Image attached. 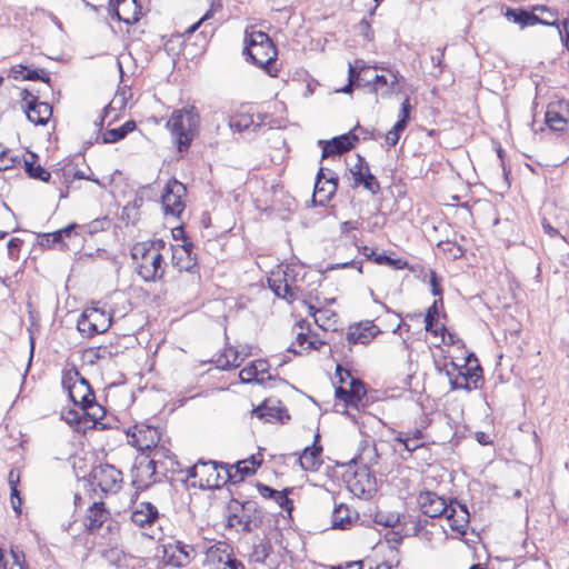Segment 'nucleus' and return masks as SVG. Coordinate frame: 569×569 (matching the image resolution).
<instances>
[{
    "instance_id": "nucleus-43",
    "label": "nucleus",
    "mask_w": 569,
    "mask_h": 569,
    "mask_svg": "<svg viewBox=\"0 0 569 569\" xmlns=\"http://www.w3.org/2000/svg\"><path fill=\"white\" fill-rule=\"evenodd\" d=\"M309 315L315 318V322L322 329H327L329 327V320L335 313L326 308L317 309L315 306H309Z\"/></svg>"
},
{
    "instance_id": "nucleus-2",
    "label": "nucleus",
    "mask_w": 569,
    "mask_h": 569,
    "mask_svg": "<svg viewBox=\"0 0 569 569\" xmlns=\"http://www.w3.org/2000/svg\"><path fill=\"white\" fill-rule=\"evenodd\" d=\"M243 42L242 54L246 60L272 76L270 66L276 61L278 51L271 38L263 31L246 29Z\"/></svg>"
},
{
    "instance_id": "nucleus-15",
    "label": "nucleus",
    "mask_w": 569,
    "mask_h": 569,
    "mask_svg": "<svg viewBox=\"0 0 569 569\" xmlns=\"http://www.w3.org/2000/svg\"><path fill=\"white\" fill-rule=\"evenodd\" d=\"M112 18L127 24H133L139 21L141 7L138 0H110Z\"/></svg>"
},
{
    "instance_id": "nucleus-3",
    "label": "nucleus",
    "mask_w": 569,
    "mask_h": 569,
    "mask_svg": "<svg viewBox=\"0 0 569 569\" xmlns=\"http://www.w3.org/2000/svg\"><path fill=\"white\" fill-rule=\"evenodd\" d=\"M131 258L142 280L150 282L162 278L164 273L163 257L149 241L137 242L131 249Z\"/></svg>"
},
{
    "instance_id": "nucleus-5",
    "label": "nucleus",
    "mask_w": 569,
    "mask_h": 569,
    "mask_svg": "<svg viewBox=\"0 0 569 569\" xmlns=\"http://www.w3.org/2000/svg\"><path fill=\"white\" fill-rule=\"evenodd\" d=\"M224 471L226 463L199 460L187 469V477L197 478L198 486L202 489H218L228 483Z\"/></svg>"
},
{
    "instance_id": "nucleus-58",
    "label": "nucleus",
    "mask_w": 569,
    "mask_h": 569,
    "mask_svg": "<svg viewBox=\"0 0 569 569\" xmlns=\"http://www.w3.org/2000/svg\"><path fill=\"white\" fill-rule=\"evenodd\" d=\"M365 168H369L368 162L365 160L362 156L357 154V162L350 168L352 178L361 173L362 170H365Z\"/></svg>"
},
{
    "instance_id": "nucleus-33",
    "label": "nucleus",
    "mask_w": 569,
    "mask_h": 569,
    "mask_svg": "<svg viewBox=\"0 0 569 569\" xmlns=\"http://www.w3.org/2000/svg\"><path fill=\"white\" fill-rule=\"evenodd\" d=\"M342 372H345V375L347 377L351 378L349 393L352 395L355 403L358 407V403L362 400V398L367 393L365 385H363V382L361 380L352 378L348 370H342L341 366L338 365L337 369H336V373L339 376L341 382L345 381Z\"/></svg>"
},
{
    "instance_id": "nucleus-54",
    "label": "nucleus",
    "mask_w": 569,
    "mask_h": 569,
    "mask_svg": "<svg viewBox=\"0 0 569 569\" xmlns=\"http://www.w3.org/2000/svg\"><path fill=\"white\" fill-rule=\"evenodd\" d=\"M335 393H336V398L339 400H342L346 406L357 407L355 403V400L352 398V395L349 393V389H346L343 387H337Z\"/></svg>"
},
{
    "instance_id": "nucleus-26",
    "label": "nucleus",
    "mask_w": 569,
    "mask_h": 569,
    "mask_svg": "<svg viewBox=\"0 0 569 569\" xmlns=\"http://www.w3.org/2000/svg\"><path fill=\"white\" fill-rule=\"evenodd\" d=\"M159 517L158 509L151 502H141L132 512L131 521L141 528L151 526Z\"/></svg>"
},
{
    "instance_id": "nucleus-50",
    "label": "nucleus",
    "mask_w": 569,
    "mask_h": 569,
    "mask_svg": "<svg viewBox=\"0 0 569 569\" xmlns=\"http://www.w3.org/2000/svg\"><path fill=\"white\" fill-rule=\"evenodd\" d=\"M151 451H152L151 458H154L156 460H158V465H163V462L161 461L162 458L169 459L171 462V469L173 470V463H174L173 457H172V453L168 449H166L163 446H159V443H158V445H156V447H153L151 449Z\"/></svg>"
},
{
    "instance_id": "nucleus-37",
    "label": "nucleus",
    "mask_w": 569,
    "mask_h": 569,
    "mask_svg": "<svg viewBox=\"0 0 569 569\" xmlns=\"http://www.w3.org/2000/svg\"><path fill=\"white\" fill-rule=\"evenodd\" d=\"M37 154L31 152L28 159H24V169L28 176L32 179L48 182L50 180V172L47 171L42 166L36 164Z\"/></svg>"
},
{
    "instance_id": "nucleus-18",
    "label": "nucleus",
    "mask_w": 569,
    "mask_h": 569,
    "mask_svg": "<svg viewBox=\"0 0 569 569\" xmlns=\"http://www.w3.org/2000/svg\"><path fill=\"white\" fill-rule=\"evenodd\" d=\"M446 517L453 531L458 532L460 536L467 533L470 515L466 505L450 500L449 512L446 513Z\"/></svg>"
},
{
    "instance_id": "nucleus-38",
    "label": "nucleus",
    "mask_w": 569,
    "mask_h": 569,
    "mask_svg": "<svg viewBox=\"0 0 569 569\" xmlns=\"http://www.w3.org/2000/svg\"><path fill=\"white\" fill-rule=\"evenodd\" d=\"M355 186H362L371 194L380 192V183L377 178L370 172V168H365L361 173L353 177Z\"/></svg>"
},
{
    "instance_id": "nucleus-11",
    "label": "nucleus",
    "mask_w": 569,
    "mask_h": 569,
    "mask_svg": "<svg viewBox=\"0 0 569 569\" xmlns=\"http://www.w3.org/2000/svg\"><path fill=\"white\" fill-rule=\"evenodd\" d=\"M157 467L158 460L154 458L143 459L136 463L131 471L133 487L137 490H144L154 483L157 481Z\"/></svg>"
},
{
    "instance_id": "nucleus-13",
    "label": "nucleus",
    "mask_w": 569,
    "mask_h": 569,
    "mask_svg": "<svg viewBox=\"0 0 569 569\" xmlns=\"http://www.w3.org/2000/svg\"><path fill=\"white\" fill-rule=\"evenodd\" d=\"M194 556V548L182 541H174L173 543L164 546V559L167 563L173 567H184L189 565Z\"/></svg>"
},
{
    "instance_id": "nucleus-34",
    "label": "nucleus",
    "mask_w": 569,
    "mask_h": 569,
    "mask_svg": "<svg viewBox=\"0 0 569 569\" xmlns=\"http://www.w3.org/2000/svg\"><path fill=\"white\" fill-rule=\"evenodd\" d=\"M352 522L351 510L348 506L341 503L337 506L331 515V523L333 529L346 530Z\"/></svg>"
},
{
    "instance_id": "nucleus-31",
    "label": "nucleus",
    "mask_w": 569,
    "mask_h": 569,
    "mask_svg": "<svg viewBox=\"0 0 569 569\" xmlns=\"http://www.w3.org/2000/svg\"><path fill=\"white\" fill-rule=\"evenodd\" d=\"M172 264L178 271H192L197 266L196 256H190L183 248H172Z\"/></svg>"
},
{
    "instance_id": "nucleus-42",
    "label": "nucleus",
    "mask_w": 569,
    "mask_h": 569,
    "mask_svg": "<svg viewBox=\"0 0 569 569\" xmlns=\"http://www.w3.org/2000/svg\"><path fill=\"white\" fill-rule=\"evenodd\" d=\"M443 305L442 298H439L433 301V303L428 308L426 317H425V329L428 332H431L433 335H437V330L435 329V323L438 321L439 317V306Z\"/></svg>"
},
{
    "instance_id": "nucleus-48",
    "label": "nucleus",
    "mask_w": 569,
    "mask_h": 569,
    "mask_svg": "<svg viewBox=\"0 0 569 569\" xmlns=\"http://www.w3.org/2000/svg\"><path fill=\"white\" fill-rule=\"evenodd\" d=\"M23 80L29 81H42L52 88L51 79L44 69H27V73L23 74Z\"/></svg>"
},
{
    "instance_id": "nucleus-24",
    "label": "nucleus",
    "mask_w": 569,
    "mask_h": 569,
    "mask_svg": "<svg viewBox=\"0 0 569 569\" xmlns=\"http://www.w3.org/2000/svg\"><path fill=\"white\" fill-rule=\"evenodd\" d=\"M252 413L267 422H284L290 419V416L287 413V410L282 407L270 405V401L267 400L262 405L258 406L253 409Z\"/></svg>"
},
{
    "instance_id": "nucleus-40",
    "label": "nucleus",
    "mask_w": 569,
    "mask_h": 569,
    "mask_svg": "<svg viewBox=\"0 0 569 569\" xmlns=\"http://www.w3.org/2000/svg\"><path fill=\"white\" fill-rule=\"evenodd\" d=\"M371 73V69L365 67L362 60H356L355 66L349 64L348 78L349 83L361 86V81L367 82V76Z\"/></svg>"
},
{
    "instance_id": "nucleus-36",
    "label": "nucleus",
    "mask_w": 569,
    "mask_h": 569,
    "mask_svg": "<svg viewBox=\"0 0 569 569\" xmlns=\"http://www.w3.org/2000/svg\"><path fill=\"white\" fill-rule=\"evenodd\" d=\"M243 357L240 358V352L236 348H227L216 361L217 367L222 370H230L240 366Z\"/></svg>"
},
{
    "instance_id": "nucleus-16",
    "label": "nucleus",
    "mask_w": 569,
    "mask_h": 569,
    "mask_svg": "<svg viewBox=\"0 0 569 569\" xmlns=\"http://www.w3.org/2000/svg\"><path fill=\"white\" fill-rule=\"evenodd\" d=\"M76 380L68 387L69 397L80 409L94 400V392L86 378L74 371Z\"/></svg>"
},
{
    "instance_id": "nucleus-22",
    "label": "nucleus",
    "mask_w": 569,
    "mask_h": 569,
    "mask_svg": "<svg viewBox=\"0 0 569 569\" xmlns=\"http://www.w3.org/2000/svg\"><path fill=\"white\" fill-rule=\"evenodd\" d=\"M257 490L263 498L274 500L277 505L287 512L290 513L292 511L293 502L288 498V495L292 492V488H286L281 491H278L267 485L258 483Z\"/></svg>"
},
{
    "instance_id": "nucleus-28",
    "label": "nucleus",
    "mask_w": 569,
    "mask_h": 569,
    "mask_svg": "<svg viewBox=\"0 0 569 569\" xmlns=\"http://www.w3.org/2000/svg\"><path fill=\"white\" fill-rule=\"evenodd\" d=\"M505 17L508 21L519 24L521 29L536 26L537 21H539L533 9L529 11L522 8H507Z\"/></svg>"
},
{
    "instance_id": "nucleus-45",
    "label": "nucleus",
    "mask_w": 569,
    "mask_h": 569,
    "mask_svg": "<svg viewBox=\"0 0 569 569\" xmlns=\"http://www.w3.org/2000/svg\"><path fill=\"white\" fill-rule=\"evenodd\" d=\"M373 262L379 266H382V264L389 266L395 270H402L408 266L407 261H405L402 259H393V258L387 256L385 252L379 253L378 256H375Z\"/></svg>"
},
{
    "instance_id": "nucleus-23",
    "label": "nucleus",
    "mask_w": 569,
    "mask_h": 569,
    "mask_svg": "<svg viewBox=\"0 0 569 569\" xmlns=\"http://www.w3.org/2000/svg\"><path fill=\"white\" fill-rule=\"evenodd\" d=\"M319 438L320 436L316 435L313 445L305 448L299 457V465L306 471H316L321 465L320 456L322 447L318 445Z\"/></svg>"
},
{
    "instance_id": "nucleus-14",
    "label": "nucleus",
    "mask_w": 569,
    "mask_h": 569,
    "mask_svg": "<svg viewBox=\"0 0 569 569\" xmlns=\"http://www.w3.org/2000/svg\"><path fill=\"white\" fill-rule=\"evenodd\" d=\"M569 122V101L550 102L546 111V123L553 131H563Z\"/></svg>"
},
{
    "instance_id": "nucleus-9",
    "label": "nucleus",
    "mask_w": 569,
    "mask_h": 569,
    "mask_svg": "<svg viewBox=\"0 0 569 569\" xmlns=\"http://www.w3.org/2000/svg\"><path fill=\"white\" fill-rule=\"evenodd\" d=\"M130 443L140 451L151 450L161 439L157 427L150 425H136L128 431Z\"/></svg>"
},
{
    "instance_id": "nucleus-55",
    "label": "nucleus",
    "mask_w": 569,
    "mask_h": 569,
    "mask_svg": "<svg viewBox=\"0 0 569 569\" xmlns=\"http://www.w3.org/2000/svg\"><path fill=\"white\" fill-rule=\"evenodd\" d=\"M429 282H430L432 295L437 296L439 298H442V289L440 286V278L433 270L430 271V281Z\"/></svg>"
},
{
    "instance_id": "nucleus-56",
    "label": "nucleus",
    "mask_w": 569,
    "mask_h": 569,
    "mask_svg": "<svg viewBox=\"0 0 569 569\" xmlns=\"http://www.w3.org/2000/svg\"><path fill=\"white\" fill-rule=\"evenodd\" d=\"M462 373H466L468 382H472L473 388H477V382L481 379V368L479 366H476V368H467Z\"/></svg>"
},
{
    "instance_id": "nucleus-17",
    "label": "nucleus",
    "mask_w": 569,
    "mask_h": 569,
    "mask_svg": "<svg viewBox=\"0 0 569 569\" xmlns=\"http://www.w3.org/2000/svg\"><path fill=\"white\" fill-rule=\"evenodd\" d=\"M419 503L421 512L429 518H438L449 512V503L431 491L420 493Z\"/></svg>"
},
{
    "instance_id": "nucleus-57",
    "label": "nucleus",
    "mask_w": 569,
    "mask_h": 569,
    "mask_svg": "<svg viewBox=\"0 0 569 569\" xmlns=\"http://www.w3.org/2000/svg\"><path fill=\"white\" fill-rule=\"evenodd\" d=\"M359 30L360 33L367 39L368 41H372L375 38V31L371 27V24L367 20H361L359 23Z\"/></svg>"
},
{
    "instance_id": "nucleus-1",
    "label": "nucleus",
    "mask_w": 569,
    "mask_h": 569,
    "mask_svg": "<svg viewBox=\"0 0 569 569\" xmlns=\"http://www.w3.org/2000/svg\"><path fill=\"white\" fill-rule=\"evenodd\" d=\"M199 126L200 116L193 106L184 107L172 112L167 122V128L171 133L178 151L182 152L189 149L193 138L198 133Z\"/></svg>"
},
{
    "instance_id": "nucleus-8",
    "label": "nucleus",
    "mask_w": 569,
    "mask_h": 569,
    "mask_svg": "<svg viewBox=\"0 0 569 569\" xmlns=\"http://www.w3.org/2000/svg\"><path fill=\"white\" fill-rule=\"evenodd\" d=\"M187 196L186 186L177 179L167 182L161 197L162 209L166 216L179 218L184 210L183 198Z\"/></svg>"
},
{
    "instance_id": "nucleus-35",
    "label": "nucleus",
    "mask_w": 569,
    "mask_h": 569,
    "mask_svg": "<svg viewBox=\"0 0 569 569\" xmlns=\"http://www.w3.org/2000/svg\"><path fill=\"white\" fill-rule=\"evenodd\" d=\"M134 128H136V122L133 120H128L122 126H120L119 128L107 130L102 134L101 142L102 143H114V142H118V141L122 140L123 138H126V136L129 132L133 131Z\"/></svg>"
},
{
    "instance_id": "nucleus-20",
    "label": "nucleus",
    "mask_w": 569,
    "mask_h": 569,
    "mask_svg": "<svg viewBox=\"0 0 569 569\" xmlns=\"http://www.w3.org/2000/svg\"><path fill=\"white\" fill-rule=\"evenodd\" d=\"M230 546L227 542H217L206 551L204 565L209 569H221L231 557Z\"/></svg>"
},
{
    "instance_id": "nucleus-46",
    "label": "nucleus",
    "mask_w": 569,
    "mask_h": 569,
    "mask_svg": "<svg viewBox=\"0 0 569 569\" xmlns=\"http://www.w3.org/2000/svg\"><path fill=\"white\" fill-rule=\"evenodd\" d=\"M239 378L243 383H262L266 379V377H259V375L257 373V367L253 366L252 363L241 369V371L239 372Z\"/></svg>"
},
{
    "instance_id": "nucleus-10",
    "label": "nucleus",
    "mask_w": 569,
    "mask_h": 569,
    "mask_svg": "<svg viewBox=\"0 0 569 569\" xmlns=\"http://www.w3.org/2000/svg\"><path fill=\"white\" fill-rule=\"evenodd\" d=\"M338 177L333 172H325L323 168H320L313 189V202L319 206H326L331 198L335 196L338 188Z\"/></svg>"
},
{
    "instance_id": "nucleus-44",
    "label": "nucleus",
    "mask_w": 569,
    "mask_h": 569,
    "mask_svg": "<svg viewBox=\"0 0 569 569\" xmlns=\"http://www.w3.org/2000/svg\"><path fill=\"white\" fill-rule=\"evenodd\" d=\"M92 325L93 323L89 320L88 315L83 311L77 321V329L83 337L91 338L99 333Z\"/></svg>"
},
{
    "instance_id": "nucleus-32",
    "label": "nucleus",
    "mask_w": 569,
    "mask_h": 569,
    "mask_svg": "<svg viewBox=\"0 0 569 569\" xmlns=\"http://www.w3.org/2000/svg\"><path fill=\"white\" fill-rule=\"evenodd\" d=\"M226 469L224 478L233 485L243 481L246 476L254 473V468H249V466L241 463V461H238L236 465L226 463Z\"/></svg>"
},
{
    "instance_id": "nucleus-30",
    "label": "nucleus",
    "mask_w": 569,
    "mask_h": 569,
    "mask_svg": "<svg viewBox=\"0 0 569 569\" xmlns=\"http://www.w3.org/2000/svg\"><path fill=\"white\" fill-rule=\"evenodd\" d=\"M84 312L99 333H103L110 328L112 323V316L110 313L97 307L87 308Z\"/></svg>"
},
{
    "instance_id": "nucleus-29",
    "label": "nucleus",
    "mask_w": 569,
    "mask_h": 569,
    "mask_svg": "<svg viewBox=\"0 0 569 569\" xmlns=\"http://www.w3.org/2000/svg\"><path fill=\"white\" fill-rule=\"evenodd\" d=\"M83 416L87 418V426L84 429L98 428L104 429V425L100 422L106 416V410L102 406L97 403L96 399L90 401L87 406L81 408Z\"/></svg>"
},
{
    "instance_id": "nucleus-59",
    "label": "nucleus",
    "mask_w": 569,
    "mask_h": 569,
    "mask_svg": "<svg viewBox=\"0 0 569 569\" xmlns=\"http://www.w3.org/2000/svg\"><path fill=\"white\" fill-rule=\"evenodd\" d=\"M305 343L309 345V337L307 336V333L300 331L297 333L296 342L290 346L289 351L296 355H301L302 350H297L293 348V346L298 345L299 347H303Z\"/></svg>"
},
{
    "instance_id": "nucleus-62",
    "label": "nucleus",
    "mask_w": 569,
    "mask_h": 569,
    "mask_svg": "<svg viewBox=\"0 0 569 569\" xmlns=\"http://www.w3.org/2000/svg\"><path fill=\"white\" fill-rule=\"evenodd\" d=\"M10 556L12 558L11 563H22L26 562V555L22 550H19L18 548H11Z\"/></svg>"
},
{
    "instance_id": "nucleus-7",
    "label": "nucleus",
    "mask_w": 569,
    "mask_h": 569,
    "mask_svg": "<svg viewBox=\"0 0 569 569\" xmlns=\"http://www.w3.org/2000/svg\"><path fill=\"white\" fill-rule=\"evenodd\" d=\"M83 526L89 535H94L106 526L109 533L118 530V522L111 518L110 511L106 508L104 502H93L86 512Z\"/></svg>"
},
{
    "instance_id": "nucleus-52",
    "label": "nucleus",
    "mask_w": 569,
    "mask_h": 569,
    "mask_svg": "<svg viewBox=\"0 0 569 569\" xmlns=\"http://www.w3.org/2000/svg\"><path fill=\"white\" fill-rule=\"evenodd\" d=\"M450 385L451 389L458 390V389H465L470 391L471 387L468 382V378L466 373H462V371H459L457 376L451 377L450 376Z\"/></svg>"
},
{
    "instance_id": "nucleus-49",
    "label": "nucleus",
    "mask_w": 569,
    "mask_h": 569,
    "mask_svg": "<svg viewBox=\"0 0 569 569\" xmlns=\"http://www.w3.org/2000/svg\"><path fill=\"white\" fill-rule=\"evenodd\" d=\"M395 440L403 445L405 449L409 452H413L418 448L423 446L422 442H419V440L411 439L410 436L406 435L405 432H399L396 436Z\"/></svg>"
},
{
    "instance_id": "nucleus-47",
    "label": "nucleus",
    "mask_w": 569,
    "mask_h": 569,
    "mask_svg": "<svg viewBox=\"0 0 569 569\" xmlns=\"http://www.w3.org/2000/svg\"><path fill=\"white\" fill-rule=\"evenodd\" d=\"M110 224L111 221L108 217H101L93 219L92 221L83 226V228L89 234H96L100 231L107 230L110 227Z\"/></svg>"
},
{
    "instance_id": "nucleus-51",
    "label": "nucleus",
    "mask_w": 569,
    "mask_h": 569,
    "mask_svg": "<svg viewBox=\"0 0 569 569\" xmlns=\"http://www.w3.org/2000/svg\"><path fill=\"white\" fill-rule=\"evenodd\" d=\"M375 521L376 523L381 525L383 527L393 528L399 522V516L393 513L386 515L383 512H377Z\"/></svg>"
},
{
    "instance_id": "nucleus-39",
    "label": "nucleus",
    "mask_w": 569,
    "mask_h": 569,
    "mask_svg": "<svg viewBox=\"0 0 569 569\" xmlns=\"http://www.w3.org/2000/svg\"><path fill=\"white\" fill-rule=\"evenodd\" d=\"M533 11L535 13H537V18L539 19V21H537V24L557 27L559 33L561 34L562 30L558 24L557 11L545 6H535Z\"/></svg>"
},
{
    "instance_id": "nucleus-21",
    "label": "nucleus",
    "mask_w": 569,
    "mask_h": 569,
    "mask_svg": "<svg viewBox=\"0 0 569 569\" xmlns=\"http://www.w3.org/2000/svg\"><path fill=\"white\" fill-rule=\"evenodd\" d=\"M378 329L371 321L360 322L349 327L347 340L350 345H366L375 338Z\"/></svg>"
},
{
    "instance_id": "nucleus-60",
    "label": "nucleus",
    "mask_w": 569,
    "mask_h": 569,
    "mask_svg": "<svg viewBox=\"0 0 569 569\" xmlns=\"http://www.w3.org/2000/svg\"><path fill=\"white\" fill-rule=\"evenodd\" d=\"M251 363L257 367V373L259 377H264V375H268L267 379H271V376L268 373V362L266 360H256Z\"/></svg>"
},
{
    "instance_id": "nucleus-19",
    "label": "nucleus",
    "mask_w": 569,
    "mask_h": 569,
    "mask_svg": "<svg viewBox=\"0 0 569 569\" xmlns=\"http://www.w3.org/2000/svg\"><path fill=\"white\" fill-rule=\"evenodd\" d=\"M24 111L28 120L37 126L46 124L52 116V107L48 102L39 101L38 97H32L26 103Z\"/></svg>"
},
{
    "instance_id": "nucleus-4",
    "label": "nucleus",
    "mask_w": 569,
    "mask_h": 569,
    "mask_svg": "<svg viewBox=\"0 0 569 569\" xmlns=\"http://www.w3.org/2000/svg\"><path fill=\"white\" fill-rule=\"evenodd\" d=\"M228 509L230 511V525L238 523L242 526V530L246 532L258 529L263 522V512L253 500L240 501L233 498L229 502Z\"/></svg>"
},
{
    "instance_id": "nucleus-53",
    "label": "nucleus",
    "mask_w": 569,
    "mask_h": 569,
    "mask_svg": "<svg viewBox=\"0 0 569 569\" xmlns=\"http://www.w3.org/2000/svg\"><path fill=\"white\" fill-rule=\"evenodd\" d=\"M66 420L69 423H76L78 426L83 425L87 426V418L83 416L82 410L79 408V410H69L66 416Z\"/></svg>"
},
{
    "instance_id": "nucleus-64",
    "label": "nucleus",
    "mask_w": 569,
    "mask_h": 569,
    "mask_svg": "<svg viewBox=\"0 0 569 569\" xmlns=\"http://www.w3.org/2000/svg\"><path fill=\"white\" fill-rule=\"evenodd\" d=\"M386 539L389 543L400 545L402 542L403 537L401 536L400 532L392 530L386 535Z\"/></svg>"
},
{
    "instance_id": "nucleus-61",
    "label": "nucleus",
    "mask_w": 569,
    "mask_h": 569,
    "mask_svg": "<svg viewBox=\"0 0 569 569\" xmlns=\"http://www.w3.org/2000/svg\"><path fill=\"white\" fill-rule=\"evenodd\" d=\"M410 111H411V106L409 102V98H406L405 101L401 103L399 119H403L405 122H409Z\"/></svg>"
},
{
    "instance_id": "nucleus-63",
    "label": "nucleus",
    "mask_w": 569,
    "mask_h": 569,
    "mask_svg": "<svg viewBox=\"0 0 569 569\" xmlns=\"http://www.w3.org/2000/svg\"><path fill=\"white\" fill-rule=\"evenodd\" d=\"M400 139V133L395 132L392 129H390L386 134V142L389 147H395Z\"/></svg>"
},
{
    "instance_id": "nucleus-41",
    "label": "nucleus",
    "mask_w": 569,
    "mask_h": 569,
    "mask_svg": "<svg viewBox=\"0 0 569 569\" xmlns=\"http://www.w3.org/2000/svg\"><path fill=\"white\" fill-rule=\"evenodd\" d=\"M254 126L253 117L247 112H240L230 118L229 127L232 131L243 132Z\"/></svg>"
},
{
    "instance_id": "nucleus-27",
    "label": "nucleus",
    "mask_w": 569,
    "mask_h": 569,
    "mask_svg": "<svg viewBox=\"0 0 569 569\" xmlns=\"http://www.w3.org/2000/svg\"><path fill=\"white\" fill-rule=\"evenodd\" d=\"M286 277V271L283 272L282 276L272 272L271 276L268 278V284L277 297L286 299L287 301L291 302L296 299V295L293 292L292 287L288 283Z\"/></svg>"
},
{
    "instance_id": "nucleus-6",
    "label": "nucleus",
    "mask_w": 569,
    "mask_h": 569,
    "mask_svg": "<svg viewBox=\"0 0 569 569\" xmlns=\"http://www.w3.org/2000/svg\"><path fill=\"white\" fill-rule=\"evenodd\" d=\"M90 481L103 493H117L122 486V472L113 465L101 463L90 471Z\"/></svg>"
},
{
    "instance_id": "nucleus-25",
    "label": "nucleus",
    "mask_w": 569,
    "mask_h": 569,
    "mask_svg": "<svg viewBox=\"0 0 569 569\" xmlns=\"http://www.w3.org/2000/svg\"><path fill=\"white\" fill-rule=\"evenodd\" d=\"M390 79L383 74H371L368 73L367 76V83L373 84L375 91L381 90V96H388L396 90H399L398 83H399V77L398 73H395L392 71H389Z\"/></svg>"
},
{
    "instance_id": "nucleus-12",
    "label": "nucleus",
    "mask_w": 569,
    "mask_h": 569,
    "mask_svg": "<svg viewBox=\"0 0 569 569\" xmlns=\"http://www.w3.org/2000/svg\"><path fill=\"white\" fill-rule=\"evenodd\" d=\"M358 140V137L352 131L335 137L328 141L319 140L318 144L322 147L321 158L325 159L336 154L340 156L351 150Z\"/></svg>"
}]
</instances>
